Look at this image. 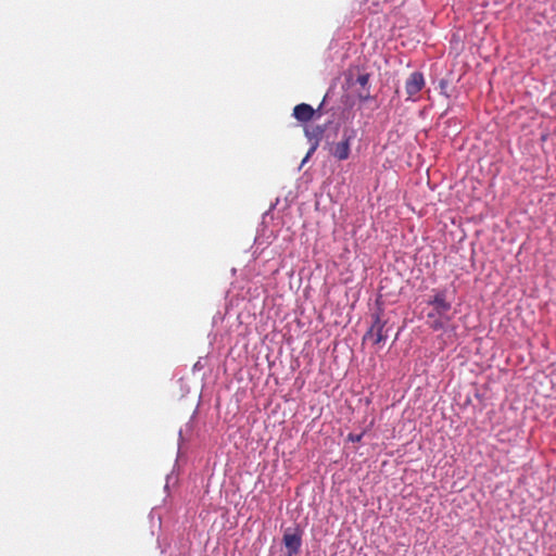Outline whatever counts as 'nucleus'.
<instances>
[{"mask_svg":"<svg viewBox=\"0 0 556 556\" xmlns=\"http://www.w3.org/2000/svg\"><path fill=\"white\" fill-rule=\"evenodd\" d=\"M428 304L432 306V312L427 315L428 319H432L435 316L444 317L445 321H451L452 315V303L447 300L446 291L440 290L428 301Z\"/></svg>","mask_w":556,"mask_h":556,"instance_id":"obj_1","label":"nucleus"},{"mask_svg":"<svg viewBox=\"0 0 556 556\" xmlns=\"http://www.w3.org/2000/svg\"><path fill=\"white\" fill-rule=\"evenodd\" d=\"M323 134H324V128L320 126H316L311 129L309 128L305 129V135L309 141H313V144H312L311 149L308 150V152L302 163H305L307 161V159L315 152V150L317 149L318 143L323 137Z\"/></svg>","mask_w":556,"mask_h":556,"instance_id":"obj_6","label":"nucleus"},{"mask_svg":"<svg viewBox=\"0 0 556 556\" xmlns=\"http://www.w3.org/2000/svg\"><path fill=\"white\" fill-rule=\"evenodd\" d=\"M282 541L286 548L288 549V556L298 554L302 545L301 531L298 528L293 530L287 529Z\"/></svg>","mask_w":556,"mask_h":556,"instance_id":"obj_4","label":"nucleus"},{"mask_svg":"<svg viewBox=\"0 0 556 556\" xmlns=\"http://www.w3.org/2000/svg\"><path fill=\"white\" fill-rule=\"evenodd\" d=\"M386 323L380 319L378 315L375 316V320L369 330L364 336V341H371L372 344H380L387 340V330L384 329Z\"/></svg>","mask_w":556,"mask_h":556,"instance_id":"obj_3","label":"nucleus"},{"mask_svg":"<svg viewBox=\"0 0 556 556\" xmlns=\"http://www.w3.org/2000/svg\"><path fill=\"white\" fill-rule=\"evenodd\" d=\"M368 80H369V76H368V74H363V75H359V76L357 77V83H358L361 86H363V87H365V86L368 84Z\"/></svg>","mask_w":556,"mask_h":556,"instance_id":"obj_9","label":"nucleus"},{"mask_svg":"<svg viewBox=\"0 0 556 556\" xmlns=\"http://www.w3.org/2000/svg\"><path fill=\"white\" fill-rule=\"evenodd\" d=\"M315 110L306 103H300L293 109V116L299 122L305 123L313 118Z\"/></svg>","mask_w":556,"mask_h":556,"instance_id":"obj_7","label":"nucleus"},{"mask_svg":"<svg viewBox=\"0 0 556 556\" xmlns=\"http://www.w3.org/2000/svg\"><path fill=\"white\" fill-rule=\"evenodd\" d=\"M363 434H349V440L352 442H359L362 440Z\"/></svg>","mask_w":556,"mask_h":556,"instance_id":"obj_10","label":"nucleus"},{"mask_svg":"<svg viewBox=\"0 0 556 556\" xmlns=\"http://www.w3.org/2000/svg\"><path fill=\"white\" fill-rule=\"evenodd\" d=\"M424 87V75L420 72L412 73L405 83V90L408 99L415 100V97L422 90Z\"/></svg>","mask_w":556,"mask_h":556,"instance_id":"obj_5","label":"nucleus"},{"mask_svg":"<svg viewBox=\"0 0 556 556\" xmlns=\"http://www.w3.org/2000/svg\"><path fill=\"white\" fill-rule=\"evenodd\" d=\"M355 137V130H344L342 135V140L337 142L331 148V154L338 159L339 161H344L349 159L351 152V141Z\"/></svg>","mask_w":556,"mask_h":556,"instance_id":"obj_2","label":"nucleus"},{"mask_svg":"<svg viewBox=\"0 0 556 556\" xmlns=\"http://www.w3.org/2000/svg\"><path fill=\"white\" fill-rule=\"evenodd\" d=\"M430 328L434 331L441 330L445 327L448 321H445L444 317L435 316L432 319H428Z\"/></svg>","mask_w":556,"mask_h":556,"instance_id":"obj_8","label":"nucleus"}]
</instances>
